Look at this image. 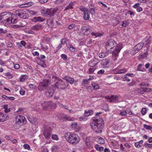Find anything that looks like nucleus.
Listing matches in <instances>:
<instances>
[{"label": "nucleus", "mask_w": 152, "mask_h": 152, "mask_svg": "<svg viewBox=\"0 0 152 152\" xmlns=\"http://www.w3.org/2000/svg\"><path fill=\"white\" fill-rule=\"evenodd\" d=\"M73 3H71L69 4L67 6L66 8L64 10H66L68 9H72L73 8Z\"/></svg>", "instance_id": "4c0bfd02"}, {"label": "nucleus", "mask_w": 152, "mask_h": 152, "mask_svg": "<svg viewBox=\"0 0 152 152\" xmlns=\"http://www.w3.org/2000/svg\"><path fill=\"white\" fill-rule=\"evenodd\" d=\"M95 69L94 68H90L88 69L89 73V74H91L93 73L94 72Z\"/></svg>", "instance_id": "5fc2aeb1"}, {"label": "nucleus", "mask_w": 152, "mask_h": 152, "mask_svg": "<svg viewBox=\"0 0 152 152\" xmlns=\"http://www.w3.org/2000/svg\"><path fill=\"white\" fill-rule=\"evenodd\" d=\"M23 148L24 149H27L28 150H29L30 149V146L28 144H25L23 145Z\"/></svg>", "instance_id": "13d9d810"}, {"label": "nucleus", "mask_w": 152, "mask_h": 152, "mask_svg": "<svg viewBox=\"0 0 152 152\" xmlns=\"http://www.w3.org/2000/svg\"><path fill=\"white\" fill-rule=\"evenodd\" d=\"M49 102H45L41 104L42 108L43 110H45L49 109Z\"/></svg>", "instance_id": "6ab92c4d"}, {"label": "nucleus", "mask_w": 152, "mask_h": 152, "mask_svg": "<svg viewBox=\"0 0 152 152\" xmlns=\"http://www.w3.org/2000/svg\"><path fill=\"white\" fill-rule=\"evenodd\" d=\"M4 75L7 76L9 79H11L13 77L12 75L10 74L9 72L4 73Z\"/></svg>", "instance_id": "37998d69"}, {"label": "nucleus", "mask_w": 152, "mask_h": 152, "mask_svg": "<svg viewBox=\"0 0 152 152\" xmlns=\"http://www.w3.org/2000/svg\"><path fill=\"white\" fill-rule=\"evenodd\" d=\"M49 83V80L46 79L44 80L42 82H40L38 87V90L40 91L44 90L48 86Z\"/></svg>", "instance_id": "423d86ee"}, {"label": "nucleus", "mask_w": 152, "mask_h": 152, "mask_svg": "<svg viewBox=\"0 0 152 152\" xmlns=\"http://www.w3.org/2000/svg\"><path fill=\"white\" fill-rule=\"evenodd\" d=\"M7 107V105H5L3 106V108L5 110L4 111L5 113H6L10 112V108L8 109Z\"/></svg>", "instance_id": "f704fd0d"}, {"label": "nucleus", "mask_w": 152, "mask_h": 152, "mask_svg": "<svg viewBox=\"0 0 152 152\" xmlns=\"http://www.w3.org/2000/svg\"><path fill=\"white\" fill-rule=\"evenodd\" d=\"M49 109H55L56 107V104L51 102H49Z\"/></svg>", "instance_id": "5701e85b"}, {"label": "nucleus", "mask_w": 152, "mask_h": 152, "mask_svg": "<svg viewBox=\"0 0 152 152\" xmlns=\"http://www.w3.org/2000/svg\"><path fill=\"white\" fill-rule=\"evenodd\" d=\"M66 42V39L64 38L62 39L61 40V44L64 45Z\"/></svg>", "instance_id": "0e129e2a"}, {"label": "nucleus", "mask_w": 152, "mask_h": 152, "mask_svg": "<svg viewBox=\"0 0 152 152\" xmlns=\"http://www.w3.org/2000/svg\"><path fill=\"white\" fill-rule=\"evenodd\" d=\"M42 26L41 25H35L31 27V29L34 31H38L41 29Z\"/></svg>", "instance_id": "a211bd4d"}, {"label": "nucleus", "mask_w": 152, "mask_h": 152, "mask_svg": "<svg viewBox=\"0 0 152 152\" xmlns=\"http://www.w3.org/2000/svg\"><path fill=\"white\" fill-rule=\"evenodd\" d=\"M30 88L31 89H35L36 87V86L33 84H30L29 85Z\"/></svg>", "instance_id": "774afa93"}, {"label": "nucleus", "mask_w": 152, "mask_h": 152, "mask_svg": "<svg viewBox=\"0 0 152 152\" xmlns=\"http://www.w3.org/2000/svg\"><path fill=\"white\" fill-rule=\"evenodd\" d=\"M90 33L91 30L87 28L84 32V35L88 36Z\"/></svg>", "instance_id": "79ce46f5"}, {"label": "nucleus", "mask_w": 152, "mask_h": 152, "mask_svg": "<svg viewBox=\"0 0 152 152\" xmlns=\"http://www.w3.org/2000/svg\"><path fill=\"white\" fill-rule=\"evenodd\" d=\"M110 60L107 59H103L101 61L102 65L105 66L109 64Z\"/></svg>", "instance_id": "4be33fe9"}, {"label": "nucleus", "mask_w": 152, "mask_h": 152, "mask_svg": "<svg viewBox=\"0 0 152 152\" xmlns=\"http://www.w3.org/2000/svg\"><path fill=\"white\" fill-rule=\"evenodd\" d=\"M11 13L9 12H4L0 14V21L4 23H9L11 19Z\"/></svg>", "instance_id": "7ed1b4c3"}, {"label": "nucleus", "mask_w": 152, "mask_h": 152, "mask_svg": "<svg viewBox=\"0 0 152 152\" xmlns=\"http://www.w3.org/2000/svg\"><path fill=\"white\" fill-rule=\"evenodd\" d=\"M12 28H21L23 27V26L21 24L20 25H13Z\"/></svg>", "instance_id": "a19ab883"}, {"label": "nucleus", "mask_w": 152, "mask_h": 152, "mask_svg": "<svg viewBox=\"0 0 152 152\" xmlns=\"http://www.w3.org/2000/svg\"><path fill=\"white\" fill-rule=\"evenodd\" d=\"M87 28V26H81V30L82 32L84 33V31L86 30V29Z\"/></svg>", "instance_id": "3c124183"}, {"label": "nucleus", "mask_w": 152, "mask_h": 152, "mask_svg": "<svg viewBox=\"0 0 152 152\" xmlns=\"http://www.w3.org/2000/svg\"><path fill=\"white\" fill-rule=\"evenodd\" d=\"M142 66H144V65L142 64H139L137 66V70L142 72H144L145 71V69L144 67H142Z\"/></svg>", "instance_id": "393cba45"}, {"label": "nucleus", "mask_w": 152, "mask_h": 152, "mask_svg": "<svg viewBox=\"0 0 152 152\" xmlns=\"http://www.w3.org/2000/svg\"><path fill=\"white\" fill-rule=\"evenodd\" d=\"M104 122L102 118L93 119L91 122L92 129L96 133H101L104 127Z\"/></svg>", "instance_id": "f257e3e1"}, {"label": "nucleus", "mask_w": 152, "mask_h": 152, "mask_svg": "<svg viewBox=\"0 0 152 152\" xmlns=\"http://www.w3.org/2000/svg\"><path fill=\"white\" fill-rule=\"evenodd\" d=\"M92 85L94 88V89H99V88L98 84L95 83H92Z\"/></svg>", "instance_id": "e433bc0d"}, {"label": "nucleus", "mask_w": 152, "mask_h": 152, "mask_svg": "<svg viewBox=\"0 0 152 152\" xmlns=\"http://www.w3.org/2000/svg\"><path fill=\"white\" fill-rule=\"evenodd\" d=\"M67 47L70 51L74 52L75 51V49L72 44H69L67 45Z\"/></svg>", "instance_id": "bb28decb"}, {"label": "nucleus", "mask_w": 152, "mask_h": 152, "mask_svg": "<svg viewBox=\"0 0 152 152\" xmlns=\"http://www.w3.org/2000/svg\"><path fill=\"white\" fill-rule=\"evenodd\" d=\"M52 138L53 140H57L58 138V136L56 134H53L52 135Z\"/></svg>", "instance_id": "8fccbe9b"}, {"label": "nucleus", "mask_w": 152, "mask_h": 152, "mask_svg": "<svg viewBox=\"0 0 152 152\" xmlns=\"http://www.w3.org/2000/svg\"><path fill=\"white\" fill-rule=\"evenodd\" d=\"M144 88V92H149L151 91V89L148 88H146V87Z\"/></svg>", "instance_id": "603ef678"}, {"label": "nucleus", "mask_w": 152, "mask_h": 152, "mask_svg": "<svg viewBox=\"0 0 152 152\" xmlns=\"http://www.w3.org/2000/svg\"><path fill=\"white\" fill-rule=\"evenodd\" d=\"M127 71L126 69L124 68L121 69L118 71V72L116 73L117 74H121L124 73L126 72Z\"/></svg>", "instance_id": "473e14b6"}, {"label": "nucleus", "mask_w": 152, "mask_h": 152, "mask_svg": "<svg viewBox=\"0 0 152 152\" xmlns=\"http://www.w3.org/2000/svg\"><path fill=\"white\" fill-rule=\"evenodd\" d=\"M57 10L56 9H48L45 10V13L47 15L52 16L56 12Z\"/></svg>", "instance_id": "2eb2a0df"}, {"label": "nucleus", "mask_w": 152, "mask_h": 152, "mask_svg": "<svg viewBox=\"0 0 152 152\" xmlns=\"http://www.w3.org/2000/svg\"><path fill=\"white\" fill-rule=\"evenodd\" d=\"M107 55V53L104 52H102L99 53V56L100 58H103L106 56Z\"/></svg>", "instance_id": "2f4dec72"}, {"label": "nucleus", "mask_w": 152, "mask_h": 152, "mask_svg": "<svg viewBox=\"0 0 152 152\" xmlns=\"http://www.w3.org/2000/svg\"><path fill=\"white\" fill-rule=\"evenodd\" d=\"M83 18L85 20H87L89 19V15L88 13V12H84Z\"/></svg>", "instance_id": "c756f323"}, {"label": "nucleus", "mask_w": 152, "mask_h": 152, "mask_svg": "<svg viewBox=\"0 0 152 152\" xmlns=\"http://www.w3.org/2000/svg\"><path fill=\"white\" fill-rule=\"evenodd\" d=\"M147 55L148 54L147 52H146L142 54H141L140 56L139 59H142L146 58L147 57Z\"/></svg>", "instance_id": "72a5a7b5"}, {"label": "nucleus", "mask_w": 152, "mask_h": 152, "mask_svg": "<svg viewBox=\"0 0 152 152\" xmlns=\"http://www.w3.org/2000/svg\"><path fill=\"white\" fill-rule=\"evenodd\" d=\"M26 120L24 116L21 115H18L16 118L15 124L17 125H22L24 124Z\"/></svg>", "instance_id": "9d476101"}, {"label": "nucleus", "mask_w": 152, "mask_h": 152, "mask_svg": "<svg viewBox=\"0 0 152 152\" xmlns=\"http://www.w3.org/2000/svg\"><path fill=\"white\" fill-rule=\"evenodd\" d=\"M27 78V76L26 75H22L20 76V80L21 82H23Z\"/></svg>", "instance_id": "c85d7f7f"}, {"label": "nucleus", "mask_w": 152, "mask_h": 152, "mask_svg": "<svg viewBox=\"0 0 152 152\" xmlns=\"http://www.w3.org/2000/svg\"><path fill=\"white\" fill-rule=\"evenodd\" d=\"M147 110L145 108H143L142 109L141 111V113L142 115H144L146 113Z\"/></svg>", "instance_id": "338daca9"}, {"label": "nucleus", "mask_w": 152, "mask_h": 152, "mask_svg": "<svg viewBox=\"0 0 152 152\" xmlns=\"http://www.w3.org/2000/svg\"><path fill=\"white\" fill-rule=\"evenodd\" d=\"M138 93L140 94H143L144 93V88H141L138 89L137 91Z\"/></svg>", "instance_id": "c9c22d12"}, {"label": "nucleus", "mask_w": 152, "mask_h": 152, "mask_svg": "<svg viewBox=\"0 0 152 152\" xmlns=\"http://www.w3.org/2000/svg\"><path fill=\"white\" fill-rule=\"evenodd\" d=\"M144 146L147 148H152V144L147 143L145 144Z\"/></svg>", "instance_id": "680f3d73"}, {"label": "nucleus", "mask_w": 152, "mask_h": 152, "mask_svg": "<svg viewBox=\"0 0 152 152\" xmlns=\"http://www.w3.org/2000/svg\"><path fill=\"white\" fill-rule=\"evenodd\" d=\"M63 79L66 80L71 84H72L74 82L76 83L77 80H74V79L72 77H68L65 76L62 78Z\"/></svg>", "instance_id": "dca6fc26"}, {"label": "nucleus", "mask_w": 152, "mask_h": 152, "mask_svg": "<svg viewBox=\"0 0 152 152\" xmlns=\"http://www.w3.org/2000/svg\"><path fill=\"white\" fill-rule=\"evenodd\" d=\"M15 13L16 15L20 18L26 19L28 17V15L26 12L20 9L16 10Z\"/></svg>", "instance_id": "39448f33"}, {"label": "nucleus", "mask_w": 152, "mask_h": 152, "mask_svg": "<svg viewBox=\"0 0 152 152\" xmlns=\"http://www.w3.org/2000/svg\"><path fill=\"white\" fill-rule=\"evenodd\" d=\"M122 48L121 44L118 45L115 48V50L112 52L113 57L114 60L117 59L118 56V53L120 52Z\"/></svg>", "instance_id": "1a4fd4ad"}, {"label": "nucleus", "mask_w": 152, "mask_h": 152, "mask_svg": "<svg viewBox=\"0 0 152 152\" xmlns=\"http://www.w3.org/2000/svg\"><path fill=\"white\" fill-rule=\"evenodd\" d=\"M89 82L88 79H84L82 81V84L83 85H85L89 83Z\"/></svg>", "instance_id": "58836bf2"}, {"label": "nucleus", "mask_w": 152, "mask_h": 152, "mask_svg": "<svg viewBox=\"0 0 152 152\" xmlns=\"http://www.w3.org/2000/svg\"><path fill=\"white\" fill-rule=\"evenodd\" d=\"M128 112L127 111H124L121 112L120 113V115H124V116H126L127 113Z\"/></svg>", "instance_id": "bf43d9fd"}, {"label": "nucleus", "mask_w": 152, "mask_h": 152, "mask_svg": "<svg viewBox=\"0 0 152 152\" xmlns=\"http://www.w3.org/2000/svg\"><path fill=\"white\" fill-rule=\"evenodd\" d=\"M127 14H129L131 15H134V13L132 11L130 10H129L126 13V15Z\"/></svg>", "instance_id": "e2e57ef3"}, {"label": "nucleus", "mask_w": 152, "mask_h": 152, "mask_svg": "<svg viewBox=\"0 0 152 152\" xmlns=\"http://www.w3.org/2000/svg\"><path fill=\"white\" fill-rule=\"evenodd\" d=\"M105 98L109 100L110 102H118V96L113 95L111 96H109L105 97Z\"/></svg>", "instance_id": "f8f14e48"}, {"label": "nucleus", "mask_w": 152, "mask_h": 152, "mask_svg": "<svg viewBox=\"0 0 152 152\" xmlns=\"http://www.w3.org/2000/svg\"><path fill=\"white\" fill-rule=\"evenodd\" d=\"M48 0H39V2L41 4H44L47 3Z\"/></svg>", "instance_id": "69168bd1"}, {"label": "nucleus", "mask_w": 152, "mask_h": 152, "mask_svg": "<svg viewBox=\"0 0 152 152\" xmlns=\"http://www.w3.org/2000/svg\"><path fill=\"white\" fill-rule=\"evenodd\" d=\"M116 45V43L114 40L112 39H109L106 43L105 45L106 49L107 50L109 51L114 48Z\"/></svg>", "instance_id": "6e6552de"}, {"label": "nucleus", "mask_w": 152, "mask_h": 152, "mask_svg": "<svg viewBox=\"0 0 152 152\" xmlns=\"http://www.w3.org/2000/svg\"><path fill=\"white\" fill-rule=\"evenodd\" d=\"M95 8L89 10V12L92 15H93L95 13Z\"/></svg>", "instance_id": "6e6d98bb"}, {"label": "nucleus", "mask_w": 152, "mask_h": 152, "mask_svg": "<svg viewBox=\"0 0 152 152\" xmlns=\"http://www.w3.org/2000/svg\"><path fill=\"white\" fill-rule=\"evenodd\" d=\"M143 45L144 44L142 42L138 43L131 50L130 53L132 55H135L142 48Z\"/></svg>", "instance_id": "0eeeda50"}, {"label": "nucleus", "mask_w": 152, "mask_h": 152, "mask_svg": "<svg viewBox=\"0 0 152 152\" xmlns=\"http://www.w3.org/2000/svg\"><path fill=\"white\" fill-rule=\"evenodd\" d=\"M140 85L142 86L147 87L149 86V84L148 83H145L144 82H142L140 84Z\"/></svg>", "instance_id": "4d7b16f0"}, {"label": "nucleus", "mask_w": 152, "mask_h": 152, "mask_svg": "<svg viewBox=\"0 0 152 152\" xmlns=\"http://www.w3.org/2000/svg\"><path fill=\"white\" fill-rule=\"evenodd\" d=\"M93 113V111L92 110H89L88 111H85L84 115L85 116L88 117L92 115Z\"/></svg>", "instance_id": "b1692460"}, {"label": "nucleus", "mask_w": 152, "mask_h": 152, "mask_svg": "<svg viewBox=\"0 0 152 152\" xmlns=\"http://www.w3.org/2000/svg\"><path fill=\"white\" fill-rule=\"evenodd\" d=\"M33 19L35 22L38 21L43 22L45 20L44 18H42L41 17H34L33 18Z\"/></svg>", "instance_id": "aec40b11"}, {"label": "nucleus", "mask_w": 152, "mask_h": 152, "mask_svg": "<svg viewBox=\"0 0 152 152\" xmlns=\"http://www.w3.org/2000/svg\"><path fill=\"white\" fill-rule=\"evenodd\" d=\"M61 57L62 59L65 61L67 59V56L66 55L64 54H62L61 55Z\"/></svg>", "instance_id": "864d4df0"}, {"label": "nucleus", "mask_w": 152, "mask_h": 152, "mask_svg": "<svg viewBox=\"0 0 152 152\" xmlns=\"http://www.w3.org/2000/svg\"><path fill=\"white\" fill-rule=\"evenodd\" d=\"M79 120L80 121H86L87 120V118L85 116H81L78 118Z\"/></svg>", "instance_id": "49530a36"}, {"label": "nucleus", "mask_w": 152, "mask_h": 152, "mask_svg": "<svg viewBox=\"0 0 152 152\" xmlns=\"http://www.w3.org/2000/svg\"><path fill=\"white\" fill-rule=\"evenodd\" d=\"M52 131L51 130H48V129H44L43 134L46 139H48L52 135Z\"/></svg>", "instance_id": "ddd939ff"}, {"label": "nucleus", "mask_w": 152, "mask_h": 152, "mask_svg": "<svg viewBox=\"0 0 152 152\" xmlns=\"http://www.w3.org/2000/svg\"><path fill=\"white\" fill-rule=\"evenodd\" d=\"M92 36H95V37L102 36L103 34L99 32H92L91 33Z\"/></svg>", "instance_id": "a878e982"}, {"label": "nucleus", "mask_w": 152, "mask_h": 152, "mask_svg": "<svg viewBox=\"0 0 152 152\" xmlns=\"http://www.w3.org/2000/svg\"><path fill=\"white\" fill-rule=\"evenodd\" d=\"M6 121V119H5L4 114L1 113H0V122H4Z\"/></svg>", "instance_id": "cd10ccee"}, {"label": "nucleus", "mask_w": 152, "mask_h": 152, "mask_svg": "<svg viewBox=\"0 0 152 152\" xmlns=\"http://www.w3.org/2000/svg\"><path fill=\"white\" fill-rule=\"evenodd\" d=\"M144 127L145 129L148 130H151L152 129L151 126H149L146 124L144 125Z\"/></svg>", "instance_id": "de8ad7c7"}, {"label": "nucleus", "mask_w": 152, "mask_h": 152, "mask_svg": "<svg viewBox=\"0 0 152 152\" xmlns=\"http://www.w3.org/2000/svg\"><path fill=\"white\" fill-rule=\"evenodd\" d=\"M54 86H52L50 88H48L45 92V94L47 97L48 98L52 97L54 92Z\"/></svg>", "instance_id": "9b49d317"}, {"label": "nucleus", "mask_w": 152, "mask_h": 152, "mask_svg": "<svg viewBox=\"0 0 152 152\" xmlns=\"http://www.w3.org/2000/svg\"><path fill=\"white\" fill-rule=\"evenodd\" d=\"M64 1V0H56L55 3L56 4H62Z\"/></svg>", "instance_id": "09e8293b"}, {"label": "nucleus", "mask_w": 152, "mask_h": 152, "mask_svg": "<svg viewBox=\"0 0 152 152\" xmlns=\"http://www.w3.org/2000/svg\"><path fill=\"white\" fill-rule=\"evenodd\" d=\"M10 22L9 23V24H10L11 23H15L17 22V20L16 18H15L14 19H13L12 18V16L11 17V19H10Z\"/></svg>", "instance_id": "c03bdc74"}, {"label": "nucleus", "mask_w": 152, "mask_h": 152, "mask_svg": "<svg viewBox=\"0 0 152 152\" xmlns=\"http://www.w3.org/2000/svg\"><path fill=\"white\" fill-rule=\"evenodd\" d=\"M64 119H66L68 121H73L74 120V118L72 117L71 118L69 116H65L64 117Z\"/></svg>", "instance_id": "ea45409f"}, {"label": "nucleus", "mask_w": 152, "mask_h": 152, "mask_svg": "<svg viewBox=\"0 0 152 152\" xmlns=\"http://www.w3.org/2000/svg\"><path fill=\"white\" fill-rule=\"evenodd\" d=\"M59 82H56L53 86L56 87L58 88L64 89L66 88L68 85L67 83H65L61 79H58Z\"/></svg>", "instance_id": "20e7f679"}, {"label": "nucleus", "mask_w": 152, "mask_h": 152, "mask_svg": "<svg viewBox=\"0 0 152 152\" xmlns=\"http://www.w3.org/2000/svg\"><path fill=\"white\" fill-rule=\"evenodd\" d=\"M64 137L68 142L72 145L78 143L80 141V139L78 135L70 132H66L65 134Z\"/></svg>", "instance_id": "f03ea898"}, {"label": "nucleus", "mask_w": 152, "mask_h": 152, "mask_svg": "<svg viewBox=\"0 0 152 152\" xmlns=\"http://www.w3.org/2000/svg\"><path fill=\"white\" fill-rule=\"evenodd\" d=\"M79 9L81 11L83 12L84 13V12L88 11V10L83 6H80L79 8Z\"/></svg>", "instance_id": "a18cd8bd"}, {"label": "nucleus", "mask_w": 152, "mask_h": 152, "mask_svg": "<svg viewBox=\"0 0 152 152\" xmlns=\"http://www.w3.org/2000/svg\"><path fill=\"white\" fill-rule=\"evenodd\" d=\"M128 24L129 23L126 20L121 22L120 23V25L123 27H126L127 26H128Z\"/></svg>", "instance_id": "7c9ffc66"}, {"label": "nucleus", "mask_w": 152, "mask_h": 152, "mask_svg": "<svg viewBox=\"0 0 152 152\" xmlns=\"http://www.w3.org/2000/svg\"><path fill=\"white\" fill-rule=\"evenodd\" d=\"M136 83L135 81L134 80H132V81L131 82L129 83L128 84V85L130 86H133Z\"/></svg>", "instance_id": "052dcab7"}, {"label": "nucleus", "mask_w": 152, "mask_h": 152, "mask_svg": "<svg viewBox=\"0 0 152 152\" xmlns=\"http://www.w3.org/2000/svg\"><path fill=\"white\" fill-rule=\"evenodd\" d=\"M99 61L98 58H94L89 62L88 65L90 67H93L96 65Z\"/></svg>", "instance_id": "4468645a"}, {"label": "nucleus", "mask_w": 152, "mask_h": 152, "mask_svg": "<svg viewBox=\"0 0 152 152\" xmlns=\"http://www.w3.org/2000/svg\"><path fill=\"white\" fill-rule=\"evenodd\" d=\"M47 125L46 129H48V130H51L52 128L56 126V124L52 123H50L47 124V125Z\"/></svg>", "instance_id": "412c9836"}, {"label": "nucleus", "mask_w": 152, "mask_h": 152, "mask_svg": "<svg viewBox=\"0 0 152 152\" xmlns=\"http://www.w3.org/2000/svg\"><path fill=\"white\" fill-rule=\"evenodd\" d=\"M143 142V140L136 142L134 143L135 146L137 148H139L142 146V143Z\"/></svg>", "instance_id": "f3484780"}]
</instances>
